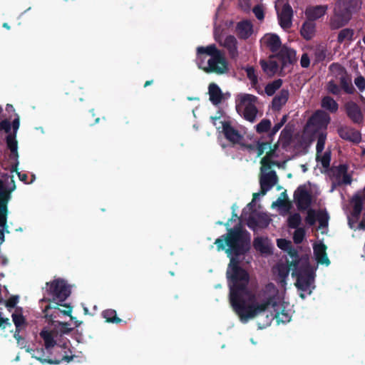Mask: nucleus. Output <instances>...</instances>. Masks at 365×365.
Masks as SVG:
<instances>
[{
  "mask_svg": "<svg viewBox=\"0 0 365 365\" xmlns=\"http://www.w3.org/2000/svg\"><path fill=\"white\" fill-rule=\"evenodd\" d=\"M249 234L240 227L229 230L226 235L215 240L217 250H225L230 262L227 270L230 287V302L242 322H247L263 312L268 311L278 323L289 322L292 317L289 304L284 302V291H278L273 284L255 294L253 286L249 283V274L237 265L233 255L237 256L250 247Z\"/></svg>",
  "mask_w": 365,
  "mask_h": 365,
  "instance_id": "nucleus-1",
  "label": "nucleus"
},
{
  "mask_svg": "<svg viewBox=\"0 0 365 365\" xmlns=\"http://www.w3.org/2000/svg\"><path fill=\"white\" fill-rule=\"evenodd\" d=\"M70 294V288L64 280L54 279L47 282L43 290V297L41 300L42 304L46 303L43 307L45 317L50 319L56 318L60 313L63 315H70L72 308L64 304Z\"/></svg>",
  "mask_w": 365,
  "mask_h": 365,
  "instance_id": "nucleus-2",
  "label": "nucleus"
},
{
  "mask_svg": "<svg viewBox=\"0 0 365 365\" xmlns=\"http://www.w3.org/2000/svg\"><path fill=\"white\" fill-rule=\"evenodd\" d=\"M197 63L206 73L224 74L228 72L229 65L225 56L213 44L197 49Z\"/></svg>",
  "mask_w": 365,
  "mask_h": 365,
  "instance_id": "nucleus-3",
  "label": "nucleus"
},
{
  "mask_svg": "<svg viewBox=\"0 0 365 365\" xmlns=\"http://www.w3.org/2000/svg\"><path fill=\"white\" fill-rule=\"evenodd\" d=\"M330 121L329 115L322 110L317 111L308 121L304 130L307 135H312V140L316 138L317 153H322L324 151L327 134L324 131Z\"/></svg>",
  "mask_w": 365,
  "mask_h": 365,
  "instance_id": "nucleus-4",
  "label": "nucleus"
},
{
  "mask_svg": "<svg viewBox=\"0 0 365 365\" xmlns=\"http://www.w3.org/2000/svg\"><path fill=\"white\" fill-rule=\"evenodd\" d=\"M359 0H337L333 7V15L329 25L331 29H338L346 25L353 14L359 10Z\"/></svg>",
  "mask_w": 365,
  "mask_h": 365,
  "instance_id": "nucleus-5",
  "label": "nucleus"
},
{
  "mask_svg": "<svg viewBox=\"0 0 365 365\" xmlns=\"http://www.w3.org/2000/svg\"><path fill=\"white\" fill-rule=\"evenodd\" d=\"M273 153L274 152H270L269 153L267 154V156H264L261 160V193H254L252 201L255 200L260 195H265V193L268 190H269L272 187H274L277 182V176L276 175V173L274 171L267 172V170L272 165L279 166V164L277 162L271 160Z\"/></svg>",
  "mask_w": 365,
  "mask_h": 365,
  "instance_id": "nucleus-6",
  "label": "nucleus"
},
{
  "mask_svg": "<svg viewBox=\"0 0 365 365\" xmlns=\"http://www.w3.org/2000/svg\"><path fill=\"white\" fill-rule=\"evenodd\" d=\"M263 47L269 48L272 52L279 51L277 58L282 61V64L291 63L295 58L294 50L287 47H282L279 37L274 34H267L260 40Z\"/></svg>",
  "mask_w": 365,
  "mask_h": 365,
  "instance_id": "nucleus-7",
  "label": "nucleus"
},
{
  "mask_svg": "<svg viewBox=\"0 0 365 365\" xmlns=\"http://www.w3.org/2000/svg\"><path fill=\"white\" fill-rule=\"evenodd\" d=\"M257 98L248 93H240L236 97V109L246 120L253 122L257 113Z\"/></svg>",
  "mask_w": 365,
  "mask_h": 365,
  "instance_id": "nucleus-8",
  "label": "nucleus"
},
{
  "mask_svg": "<svg viewBox=\"0 0 365 365\" xmlns=\"http://www.w3.org/2000/svg\"><path fill=\"white\" fill-rule=\"evenodd\" d=\"M296 274L297 279L295 285L300 291V297L304 299L306 295L311 294L312 289H314V272L309 267H306Z\"/></svg>",
  "mask_w": 365,
  "mask_h": 365,
  "instance_id": "nucleus-9",
  "label": "nucleus"
},
{
  "mask_svg": "<svg viewBox=\"0 0 365 365\" xmlns=\"http://www.w3.org/2000/svg\"><path fill=\"white\" fill-rule=\"evenodd\" d=\"M330 74L334 81L340 82L341 88L348 93H352L354 87L351 80L347 75L344 68L339 64H332L329 67Z\"/></svg>",
  "mask_w": 365,
  "mask_h": 365,
  "instance_id": "nucleus-10",
  "label": "nucleus"
},
{
  "mask_svg": "<svg viewBox=\"0 0 365 365\" xmlns=\"http://www.w3.org/2000/svg\"><path fill=\"white\" fill-rule=\"evenodd\" d=\"M213 125L217 129H222L226 138L232 143L240 144L242 140V135L235 130L230 123L227 121H222L219 118H211Z\"/></svg>",
  "mask_w": 365,
  "mask_h": 365,
  "instance_id": "nucleus-11",
  "label": "nucleus"
},
{
  "mask_svg": "<svg viewBox=\"0 0 365 365\" xmlns=\"http://www.w3.org/2000/svg\"><path fill=\"white\" fill-rule=\"evenodd\" d=\"M20 125V120L19 116L16 114V118L12 122V127L14 129V134H10L7 136L6 142L8 148L10 149L11 155V158L14 160V165H12L11 171L17 172V165H18V145L17 140H16V134Z\"/></svg>",
  "mask_w": 365,
  "mask_h": 365,
  "instance_id": "nucleus-12",
  "label": "nucleus"
},
{
  "mask_svg": "<svg viewBox=\"0 0 365 365\" xmlns=\"http://www.w3.org/2000/svg\"><path fill=\"white\" fill-rule=\"evenodd\" d=\"M329 216L325 210L309 209L307 212L305 221L307 225L312 226L317 222L319 223L318 230H323L327 227Z\"/></svg>",
  "mask_w": 365,
  "mask_h": 365,
  "instance_id": "nucleus-13",
  "label": "nucleus"
},
{
  "mask_svg": "<svg viewBox=\"0 0 365 365\" xmlns=\"http://www.w3.org/2000/svg\"><path fill=\"white\" fill-rule=\"evenodd\" d=\"M280 0L275 1V10L280 26L284 29H289L292 24L293 10L292 6L285 3L279 8Z\"/></svg>",
  "mask_w": 365,
  "mask_h": 365,
  "instance_id": "nucleus-14",
  "label": "nucleus"
},
{
  "mask_svg": "<svg viewBox=\"0 0 365 365\" xmlns=\"http://www.w3.org/2000/svg\"><path fill=\"white\" fill-rule=\"evenodd\" d=\"M10 199V191L0 181V236L4 237L3 232L6 222V204Z\"/></svg>",
  "mask_w": 365,
  "mask_h": 365,
  "instance_id": "nucleus-15",
  "label": "nucleus"
},
{
  "mask_svg": "<svg viewBox=\"0 0 365 365\" xmlns=\"http://www.w3.org/2000/svg\"><path fill=\"white\" fill-rule=\"evenodd\" d=\"M289 272V267L287 263L280 262L273 267V274L275 279L278 282L280 289L285 292L286 279Z\"/></svg>",
  "mask_w": 365,
  "mask_h": 365,
  "instance_id": "nucleus-16",
  "label": "nucleus"
},
{
  "mask_svg": "<svg viewBox=\"0 0 365 365\" xmlns=\"http://www.w3.org/2000/svg\"><path fill=\"white\" fill-rule=\"evenodd\" d=\"M332 178L334 182L337 185H349L351 182V178L347 173V166L340 165L332 169Z\"/></svg>",
  "mask_w": 365,
  "mask_h": 365,
  "instance_id": "nucleus-17",
  "label": "nucleus"
},
{
  "mask_svg": "<svg viewBox=\"0 0 365 365\" xmlns=\"http://www.w3.org/2000/svg\"><path fill=\"white\" fill-rule=\"evenodd\" d=\"M260 64L264 73L269 76L277 73L280 67L283 68L287 66V64L283 65L282 61L277 58V56L271 57L268 61H261Z\"/></svg>",
  "mask_w": 365,
  "mask_h": 365,
  "instance_id": "nucleus-18",
  "label": "nucleus"
},
{
  "mask_svg": "<svg viewBox=\"0 0 365 365\" xmlns=\"http://www.w3.org/2000/svg\"><path fill=\"white\" fill-rule=\"evenodd\" d=\"M294 200L299 210L307 209L312 202L311 195L304 189L299 188L294 193Z\"/></svg>",
  "mask_w": 365,
  "mask_h": 365,
  "instance_id": "nucleus-19",
  "label": "nucleus"
},
{
  "mask_svg": "<svg viewBox=\"0 0 365 365\" xmlns=\"http://www.w3.org/2000/svg\"><path fill=\"white\" fill-rule=\"evenodd\" d=\"M314 255L318 263L329 265L330 262L327 255V247L322 242H316L313 246Z\"/></svg>",
  "mask_w": 365,
  "mask_h": 365,
  "instance_id": "nucleus-20",
  "label": "nucleus"
},
{
  "mask_svg": "<svg viewBox=\"0 0 365 365\" xmlns=\"http://www.w3.org/2000/svg\"><path fill=\"white\" fill-rule=\"evenodd\" d=\"M40 335L43 339L46 349H47L57 344L58 339L62 336L56 331H48L46 329L42 330Z\"/></svg>",
  "mask_w": 365,
  "mask_h": 365,
  "instance_id": "nucleus-21",
  "label": "nucleus"
},
{
  "mask_svg": "<svg viewBox=\"0 0 365 365\" xmlns=\"http://www.w3.org/2000/svg\"><path fill=\"white\" fill-rule=\"evenodd\" d=\"M328 10L327 5H318L315 6H310L307 9L305 14L308 19L314 21L325 15Z\"/></svg>",
  "mask_w": 365,
  "mask_h": 365,
  "instance_id": "nucleus-22",
  "label": "nucleus"
},
{
  "mask_svg": "<svg viewBox=\"0 0 365 365\" xmlns=\"http://www.w3.org/2000/svg\"><path fill=\"white\" fill-rule=\"evenodd\" d=\"M347 114L355 123H362L364 122V114L361 113L357 105L353 102L346 104Z\"/></svg>",
  "mask_w": 365,
  "mask_h": 365,
  "instance_id": "nucleus-23",
  "label": "nucleus"
},
{
  "mask_svg": "<svg viewBox=\"0 0 365 365\" xmlns=\"http://www.w3.org/2000/svg\"><path fill=\"white\" fill-rule=\"evenodd\" d=\"M215 39L218 41L221 45L226 47L232 56L237 55V40L235 36H227L224 39H222L215 34Z\"/></svg>",
  "mask_w": 365,
  "mask_h": 365,
  "instance_id": "nucleus-24",
  "label": "nucleus"
},
{
  "mask_svg": "<svg viewBox=\"0 0 365 365\" xmlns=\"http://www.w3.org/2000/svg\"><path fill=\"white\" fill-rule=\"evenodd\" d=\"M208 93L210 100L213 104L217 105L221 103L223 94L221 89L216 83H212L209 85Z\"/></svg>",
  "mask_w": 365,
  "mask_h": 365,
  "instance_id": "nucleus-25",
  "label": "nucleus"
},
{
  "mask_svg": "<svg viewBox=\"0 0 365 365\" xmlns=\"http://www.w3.org/2000/svg\"><path fill=\"white\" fill-rule=\"evenodd\" d=\"M237 31L240 38H248L253 33L252 24L248 21L240 22L237 26Z\"/></svg>",
  "mask_w": 365,
  "mask_h": 365,
  "instance_id": "nucleus-26",
  "label": "nucleus"
},
{
  "mask_svg": "<svg viewBox=\"0 0 365 365\" xmlns=\"http://www.w3.org/2000/svg\"><path fill=\"white\" fill-rule=\"evenodd\" d=\"M315 31L316 24L309 19L305 21L301 28L302 36L307 40H309L314 36Z\"/></svg>",
  "mask_w": 365,
  "mask_h": 365,
  "instance_id": "nucleus-27",
  "label": "nucleus"
},
{
  "mask_svg": "<svg viewBox=\"0 0 365 365\" xmlns=\"http://www.w3.org/2000/svg\"><path fill=\"white\" fill-rule=\"evenodd\" d=\"M255 248L262 254H269L272 250V245L267 238L257 237L254 242Z\"/></svg>",
  "mask_w": 365,
  "mask_h": 365,
  "instance_id": "nucleus-28",
  "label": "nucleus"
},
{
  "mask_svg": "<svg viewBox=\"0 0 365 365\" xmlns=\"http://www.w3.org/2000/svg\"><path fill=\"white\" fill-rule=\"evenodd\" d=\"M276 148L277 146H274V148L272 149L271 145L269 143H258L257 144V146L255 149V150L257 153V157L261 156L264 152H266V155H267L268 153L270 152H274L272 157L271 158L272 161H274V158L277 156L276 155Z\"/></svg>",
  "mask_w": 365,
  "mask_h": 365,
  "instance_id": "nucleus-29",
  "label": "nucleus"
},
{
  "mask_svg": "<svg viewBox=\"0 0 365 365\" xmlns=\"http://www.w3.org/2000/svg\"><path fill=\"white\" fill-rule=\"evenodd\" d=\"M289 97V92L286 90H282L278 95H277L272 101V106L274 109L279 110L283 105L286 103Z\"/></svg>",
  "mask_w": 365,
  "mask_h": 365,
  "instance_id": "nucleus-30",
  "label": "nucleus"
},
{
  "mask_svg": "<svg viewBox=\"0 0 365 365\" xmlns=\"http://www.w3.org/2000/svg\"><path fill=\"white\" fill-rule=\"evenodd\" d=\"M316 159L318 163H320L324 169H327L330 165L331 152L327 150L322 152V153H317Z\"/></svg>",
  "mask_w": 365,
  "mask_h": 365,
  "instance_id": "nucleus-31",
  "label": "nucleus"
},
{
  "mask_svg": "<svg viewBox=\"0 0 365 365\" xmlns=\"http://www.w3.org/2000/svg\"><path fill=\"white\" fill-rule=\"evenodd\" d=\"M322 106L331 112H336L338 109V104L331 97L326 96L322 101Z\"/></svg>",
  "mask_w": 365,
  "mask_h": 365,
  "instance_id": "nucleus-32",
  "label": "nucleus"
},
{
  "mask_svg": "<svg viewBox=\"0 0 365 365\" xmlns=\"http://www.w3.org/2000/svg\"><path fill=\"white\" fill-rule=\"evenodd\" d=\"M340 135L341 138L348 139L353 142H359L361 138L360 134L358 132L354 131L352 130H341L340 131Z\"/></svg>",
  "mask_w": 365,
  "mask_h": 365,
  "instance_id": "nucleus-33",
  "label": "nucleus"
},
{
  "mask_svg": "<svg viewBox=\"0 0 365 365\" xmlns=\"http://www.w3.org/2000/svg\"><path fill=\"white\" fill-rule=\"evenodd\" d=\"M354 36V31L350 29H342L338 35V41L339 43H346L351 41Z\"/></svg>",
  "mask_w": 365,
  "mask_h": 365,
  "instance_id": "nucleus-34",
  "label": "nucleus"
},
{
  "mask_svg": "<svg viewBox=\"0 0 365 365\" xmlns=\"http://www.w3.org/2000/svg\"><path fill=\"white\" fill-rule=\"evenodd\" d=\"M103 317L108 322L118 323L121 320L116 317V312L113 309H107L103 312Z\"/></svg>",
  "mask_w": 365,
  "mask_h": 365,
  "instance_id": "nucleus-35",
  "label": "nucleus"
},
{
  "mask_svg": "<svg viewBox=\"0 0 365 365\" xmlns=\"http://www.w3.org/2000/svg\"><path fill=\"white\" fill-rule=\"evenodd\" d=\"M302 217L298 213L290 215L287 220L288 225L291 228H297L300 225Z\"/></svg>",
  "mask_w": 365,
  "mask_h": 365,
  "instance_id": "nucleus-36",
  "label": "nucleus"
},
{
  "mask_svg": "<svg viewBox=\"0 0 365 365\" xmlns=\"http://www.w3.org/2000/svg\"><path fill=\"white\" fill-rule=\"evenodd\" d=\"M12 319L18 331L22 328L25 324V319L20 312H15L12 314Z\"/></svg>",
  "mask_w": 365,
  "mask_h": 365,
  "instance_id": "nucleus-37",
  "label": "nucleus"
},
{
  "mask_svg": "<svg viewBox=\"0 0 365 365\" xmlns=\"http://www.w3.org/2000/svg\"><path fill=\"white\" fill-rule=\"evenodd\" d=\"M281 80L274 81L265 87V92L268 96H272L275 91L281 87Z\"/></svg>",
  "mask_w": 365,
  "mask_h": 365,
  "instance_id": "nucleus-38",
  "label": "nucleus"
},
{
  "mask_svg": "<svg viewBox=\"0 0 365 365\" xmlns=\"http://www.w3.org/2000/svg\"><path fill=\"white\" fill-rule=\"evenodd\" d=\"M311 55H314L316 61H319L325 58V49L323 46H317L315 50L310 51Z\"/></svg>",
  "mask_w": 365,
  "mask_h": 365,
  "instance_id": "nucleus-39",
  "label": "nucleus"
},
{
  "mask_svg": "<svg viewBox=\"0 0 365 365\" xmlns=\"http://www.w3.org/2000/svg\"><path fill=\"white\" fill-rule=\"evenodd\" d=\"M245 71L246 72L247 77L250 81L251 84L252 86H255L257 83V76L253 67L247 66L245 68Z\"/></svg>",
  "mask_w": 365,
  "mask_h": 365,
  "instance_id": "nucleus-40",
  "label": "nucleus"
},
{
  "mask_svg": "<svg viewBox=\"0 0 365 365\" xmlns=\"http://www.w3.org/2000/svg\"><path fill=\"white\" fill-rule=\"evenodd\" d=\"M270 126L271 121L267 119H263L256 125V130L258 133H261L267 131Z\"/></svg>",
  "mask_w": 365,
  "mask_h": 365,
  "instance_id": "nucleus-41",
  "label": "nucleus"
},
{
  "mask_svg": "<svg viewBox=\"0 0 365 365\" xmlns=\"http://www.w3.org/2000/svg\"><path fill=\"white\" fill-rule=\"evenodd\" d=\"M339 83L340 84V82L334 81V79L330 80L327 84L328 91L334 95L339 94L340 92V88L338 86Z\"/></svg>",
  "mask_w": 365,
  "mask_h": 365,
  "instance_id": "nucleus-42",
  "label": "nucleus"
},
{
  "mask_svg": "<svg viewBox=\"0 0 365 365\" xmlns=\"http://www.w3.org/2000/svg\"><path fill=\"white\" fill-rule=\"evenodd\" d=\"M305 236V230L302 227L297 228L294 233V241L295 243H300Z\"/></svg>",
  "mask_w": 365,
  "mask_h": 365,
  "instance_id": "nucleus-43",
  "label": "nucleus"
},
{
  "mask_svg": "<svg viewBox=\"0 0 365 365\" xmlns=\"http://www.w3.org/2000/svg\"><path fill=\"white\" fill-rule=\"evenodd\" d=\"M253 12L259 20L264 19V8L262 5H257L253 8Z\"/></svg>",
  "mask_w": 365,
  "mask_h": 365,
  "instance_id": "nucleus-44",
  "label": "nucleus"
},
{
  "mask_svg": "<svg viewBox=\"0 0 365 365\" xmlns=\"http://www.w3.org/2000/svg\"><path fill=\"white\" fill-rule=\"evenodd\" d=\"M277 245L282 250H288L291 247V242L284 239H279L277 240Z\"/></svg>",
  "mask_w": 365,
  "mask_h": 365,
  "instance_id": "nucleus-45",
  "label": "nucleus"
},
{
  "mask_svg": "<svg viewBox=\"0 0 365 365\" xmlns=\"http://www.w3.org/2000/svg\"><path fill=\"white\" fill-rule=\"evenodd\" d=\"M41 352H43V351H37L35 354H34L33 357H34L37 360L40 361L41 363H50V364H52V363L58 364V363H59V361L53 362V361H51L50 360H47V359H44L43 357V355H42Z\"/></svg>",
  "mask_w": 365,
  "mask_h": 365,
  "instance_id": "nucleus-46",
  "label": "nucleus"
},
{
  "mask_svg": "<svg viewBox=\"0 0 365 365\" xmlns=\"http://www.w3.org/2000/svg\"><path fill=\"white\" fill-rule=\"evenodd\" d=\"M362 209V202L359 198H356L354 200V213L356 215H358Z\"/></svg>",
  "mask_w": 365,
  "mask_h": 365,
  "instance_id": "nucleus-47",
  "label": "nucleus"
},
{
  "mask_svg": "<svg viewBox=\"0 0 365 365\" xmlns=\"http://www.w3.org/2000/svg\"><path fill=\"white\" fill-rule=\"evenodd\" d=\"M354 83L359 89L361 91L365 89V79L362 76H359L355 78Z\"/></svg>",
  "mask_w": 365,
  "mask_h": 365,
  "instance_id": "nucleus-48",
  "label": "nucleus"
},
{
  "mask_svg": "<svg viewBox=\"0 0 365 365\" xmlns=\"http://www.w3.org/2000/svg\"><path fill=\"white\" fill-rule=\"evenodd\" d=\"M301 66L304 68H307L310 64V58L308 53H304L301 57L300 61Z\"/></svg>",
  "mask_w": 365,
  "mask_h": 365,
  "instance_id": "nucleus-49",
  "label": "nucleus"
},
{
  "mask_svg": "<svg viewBox=\"0 0 365 365\" xmlns=\"http://www.w3.org/2000/svg\"><path fill=\"white\" fill-rule=\"evenodd\" d=\"M0 129L4 130L6 133H9L11 130V123L9 120H4L0 123Z\"/></svg>",
  "mask_w": 365,
  "mask_h": 365,
  "instance_id": "nucleus-50",
  "label": "nucleus"
},
{
  "mask_svg": "<svg viewBox=\"0 0 365 365\" xmlns=\"http://www.w3.org/2000/svg\"><path fill=\"white\" fill-rule=\"evenodd\" d=\"M18 302V298L16 297H14L10 298L6 303V305L8 308H13L16 306Z\"/></svg>",
  "mask_w": 365,
  "mask_h": 365,
  "instance_id": "nucleus-51",
  "label": "nucleus"
},
{
  "mask_svg": "<svg viewBox=\"0 0 365 365\" xmlns=\"http://www.w3.org/2000/svg\"><path fill=\"white\" fill-rule=\"evenodd\" d=\"M283 125V123H277L272 128V133L275 134Z\"/></svg>",
  "mask_w": 365,
  "mask_h": 365,
  "instance_id": "nucleus-52",
  "label": "nucleus"
},
{
  "mask_svg": "<svg viewBox=\"0 0 365 365\" xmlns=\"http://www.w3.org/2000/svg\"><path fill=\"white\" fill-rule=\"evenodd\" d=\"M18 175H19V179L21 180V181H24V182H26V174H21L20 173H17Z\"/></svg>",
  "mask_w": 365,
  "mask_h": 365,
  "instance_id": "nucleus-53",
  "label": "nucleus"
},
{
  "mask_svg": "<svg viewBox=\"0 0 365 365\" xmlns=\"http://www.w3.org/2000/svg\"><path fill=\"white\" fill-rule=\"evenodd\" d=\"M243 1H245V4H247V1L248 0H243ZM240 6H241V7H242L244 10H249V9H250V6H249V5H247V4H246V5H245V6H244V5L242 4V1L240 2Z\"/></svg>",
  "mask_w": 365,
  "mask_h": 365,
  "instance_id": "nucleus-54",
  "label": "nucleus"
},
{
  "mask_svg": "<svg viewBox=\"0 0 365 365\" xmlns=\"http://www.w3.org/2000/svg\"><path fill=\"white\" fill-rule=\"evenodd\" d=\"M19 332L17 330L16 331V333L14 334V337L16 338V339L18 341V343L20 342V340H21V337L19 335Z\"/></svg>",
  "mask_w": 365,
  "mask_h": 365,
  "instance_id": "nucleus-55",
  "label": "nucleus"
},
{
  "mask_svg": "<svg viewBox=\"0 0 365 365\" xmlns=\"http://www.w3.org/2000/svg\"><path fill=\"white\" fill-rule=\"evenodd\" d=\"M359 229H365V222H361L359 225Z\"/></svg>",
  "mask_w": 365,
  "mask_h": 365,
  "instance_id": "nucleus-56",
  "label": "nucleus"
},
{
  "mask_svg": "<svg viewBox=\"0 0 365 365\" xmlns=\"http://www.w3.org/2000/svg\"><path fill=\"white\" fill-rule=\"evenodd\" d=\"M7 110H14L13 106L8 104L6 107Z\"/></svg>",
  "mask_w": 365,
  "mask_h": 365,
  "instance_id": "nucleus-57",
  "label": "nucleus"
},
{
  "mask_svg": "<svg viewBox=\"0 0 365 365\" xmlns=\"http://www.w3.org/2000/svg\"><path fill=\"white\" fill-rule=\"evenodd\" d=\"M286 121H287V116L284 115V116H283L280 123H283V124H284Z\"/></svg>",
  "mask_w": 365,
  "mask_h": 365,
  "instance_id": "nucleus-58",
  "label": "nucleus"
},
{
  "mask_svg": "<svg viewBox=\"0 0 365 365\" xmlns=\"http://www.w3.org/2000/svg\"><path fill=\"white\" fill-rule=\"evenodd\" d=\"M150 83H151V81H146L145 83V86H148Z\"/></svg>",
  "mask_w": 365,
  "mask_h": 365,
  "instance_id": "nucleus-59",
  "label": "nucleus"
},
{
  "mask_svg": "<svg viewBox=\"0 0 365 365\" xmlns=\"http://www.w3.org/2000/svg\"><path fill=\"white\" fill-rule=\"evenodd\" d=\"M3 26H4V27H5L6 29H9V25L6 23L4 24Z\"/></svg>",
  "mask_w": 365,
  "mask_h": 365,
  "instance_id": "nucleus-60",
  "label": "nucleus"
},
{
  "mask_svg": "<svg viewBox=\"0 0 365 365\" xmlns=\"http://www.w3.org/2000/svg\"><path fill=\"white\" fill-rule=\"evenodd\" d=\"M16 361L19 360V356H16Z\"/></svg>",
  "mask_w": 365,
  "mask_h": 365,
  "instance_id": "nucleus-61",
  "label": "nucleus"
},
{
  "mask_svg": "<svg viewBox=\"0 0 365 365\" xmlns=\"http://www.w3.org/2000/svg\"><path fill=\"white\" fill-rule=\"evenodd\" d=\"M248 148H249L250 150L254 149V148H252L251 146H249Z\"/></svg>",
  "mask_w": 365,
  "mask_h": 365,
  "instance_id": "nucleus-62",
  "label": "nucleus"
},
{
  "mask_svg": "<svg viewBox=\"0 0 365 365\" xmlns=\"http://www.w3.org/2000/svg\"><path fill=\"white\" fill-rule=\"evenodd\" d=\"M364 42L365 43V36H364Z\"/></svg>",
  "mask_w": 365,
  "mask_h": 365,
  "instance_id": "nucleus-63",
  "label": "nucleus"
}]
</instances>
